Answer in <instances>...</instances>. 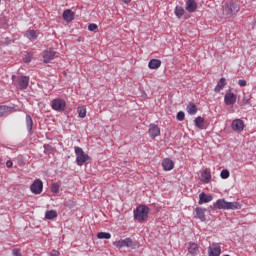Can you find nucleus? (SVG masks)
<instances>
[{"label":"nucleus","instance_id":"13","mask_svg":"<svg viewBox=\"0 0 256 256\" xmlns=\"http://www.w3.org/2000/svg\"><path fill=\"white\" fill-rule=\"evenodd\" d=\"M208 255L209 256L221 255V246H219V244H212V246L208 248Z\"/></svg>","mask_w":256,"mask_h":256},{"label":"nucleus","instance_id":"40","mask_svg":"<svg viewBox=\"0 0 256 256\" xmlns=\"http://www.w3.org/2000/svg\"><path fill=\"white\" fill-rule=\"evenodd\" d=\"M97 29H98V26L95 23H91V24L88 25V30L89 31H97Z\"/></svg>","mask_w":256,"mask_h":256},{"label":"nucleus","instance_id":"9","mask_svg":"<svg viewBox=\"0 0 256 256\" xmlns=\"http://www.w3.org/2000/svg\"><path fill=\"white\" fill-rule=\"evenodd\" d=\"M231 127L233 131H237L238 133H241V131L245 129V123L241 119H235L232 121Z\"/></svg>","mask_w":256,"mask_h":256},{"label":"nucleus","instance_id":"5","mask_svg":"<svg viewBox=\"0 0 256 256\" xmlns=\"http://www.w3.org/2000/svg\"><path fill=\"white\" fill-rule=\"evenodd\" d=\"M51 107L53 111H58L59 113H63L65 109H67V102L61 98H55L52 100Z\"/></svg>","mask_w":256,"mask_h":256},{"label":"nucleus","instance_id":"1","mask_svg":"<svg viewBox=\"0 0 256 256\" xmlns=\"http://www.w3.org/2000/svg\"><path fill=\"white\" fill-rule=\"evenodd\" d=\"M149 217V207L146 205H139L135 210H134V219L136 221H139L140 223L142 221L147 220Z\"/></svg>","mask_w":256,"mask_h":256},{"label":"nucleus","instance_id":"10","mask_svg":"<svg viewBox=\"0 0 256 256\" xmlns=\"http://www.w3.org/2000/svg\"><path fill=\"white\" fill-rule=\"evenodd\" d=\"M225 105H235L237 103V96L235 93L227 92L224 96Z\"/></svg>","mask_w":256,"mask_h":256},{"label":"nucleus","instance_id":"4","mask_svg":"<svg viewBox=\"0 0 256 256\" xmlns=\"http://www.w3.org/2000/svg\"><path fill=\"white\" fill-rule=\"evenodd\" d=\"M117 249H121L123 247H129L130 249H137V242L133 241L131 238H125L122 240L115 241L113 243Z\"/></svg>","mask_w":256,"mask_h":256},{"label":"nucleus","instance_id":"41","mask_svg":"<svg viewBox=\"0 0 256 256\" xmlns=\"http://www.w3.org/2000/svg\"><path fill=\"white\" fill-rule=\"evenodd\" d=\"M238 85L240 87H247V81L246 80H238Z\"/></svg>","mask_w":256,"mask_h":256},{"label":"nucleus","instance_id":"28","mask_svg":"<svg viewBox=\"0 0 256 256\" xmlns=\"http://www.w3.org/2000/svg\"><path fill=\"white\" fill-rule=\"evenodd\" d=\"M77 111L81 119H85V117H87V108H85V106L78 107Z\"/></svg>","mask_w":256,"mask_h":256},{"label":"nucleus","instance_id":"39","mask_svg":"<svg viewBox=\"0 0 256 256\" xmlns=\"http://www.w3.org/2000/svg\"><path fill=\"white\" fill-rule=\"evenodd\" d=\"M12 256H23V254L21 253V250L18 248H14L12 250Z\"/></svg>","mask_w":256,"mask_h":256},{"label":"nucleus","instance_id":"22","mask_svg":"<svg viewBox=\"0 0 256 256\" xmlns=\"http://www.w3.org/2000/svg\"><path fill=\"white\" fill-rule=\"evenodd\" d=\"M205 211H207V209L202 208V207H196L195 208V212H196V216L198 217V219H200V221H205Z\"/></svg>","mask_w":256,"mask_h":256},{"label":"nucleus","instance_id":"12","mask_svg":"<svg viewBox=\"0 0 256 256\" xmlns=\"http://www.w3.org/2000/svg\"><path fill=\"white\" fill-rule=\"evenodd\" d=\"M228 202L225 199H218L213 206H210V209H223L227 210Z\"/></svg>","mask_w":256,"mask_h":256},{"label":"nucleus","instance_id":"26","mask_svg":"<svg viewBox=\"0 0 256 256\" xmlns=\"http://www.w3.org/2000/svg\"><path fill=\"white\" fill-rule=\"evenodd\" d=\"M236 211L237 209H241V204L239 202H228L226 206V210Z\"/></svg>","mask_w":256,"mask_h":256},{"label":"nucleus","instance_id":"8","mask_svg":"<svg viewBox=\"0 0 256 256\" xmlns=\"http://www.w3.org/2000/svg\"><path fill=\"white\" fill-rule=\"evenodd\" d=\"M55 57H57V52H55L53 50H45L43 52V62L44 63H51V61H53V59H55Z\"/></svg>","mask_w":256,"mask_h":256},{"label":"nucleus","instance_id":"27","mask_svg":"<svg viewBox=\"0 0 256 256\" xmlns=\"http://www.w3.org/2000/svg\"><path fill=\"white\" fill-rule=\"evenodd\" d=\"M198 251H199V247L197 246L196 243L189 244L188 253H190V255H196Z\"/></svg>","mask_w":256,"mask_h":256},{"label":"nucleus","instance_id":"31","mask_svg":"<svg viewBox=\"0 0 256 256\" xmlns=\"http://www.w3.org/2000/svg\"><path fill=\"white\" fill-rule=\"evenodd\" d=\"M98 239H110L111 238V233L109 232H99L97 234Z\"/></svg>","mask_w":256,"mask_h":256},{"label":"nucleus","instance_id":"11","mask_svg":"<svg viewBox=\"0 0 256 256\" xmlns=\"http://www.w3.org/2000/svg\"><path fill=\"white\" fill-rule=\"evenodd\" d=\"M148 133L150 137L155 139V137H159L161 135V129L156 124H150Z\"/></svg>","mask_w":256,"mask_h":256},{"label":"nucleus","instance_id":"6","mask_svg":"<svg viewBox=\"0 0 256 256\" xmlns=\"http://www.w3.org/2000/svg\"><path fill=\"white\" fill-rule=\"evenodd\" d=\"M30 191L34 193V195H41L43 193V181L41 179H36L30 185Z\"/></svg>","mask_w":256,"mask_h":256},{"label":"nucleus","instance_id":"33","mask_svg":"<svg viewBox=\"0 0 256 256\" xmlns=\"http://www.w3.org/2000/svg\"><path fill=\"white\" fill-rule=\"evenodd\" d=\"M231 174L229 173V170H227V169H223L222 171H221V173H220V177H221V179H229V176H230Z\"/></svg>","mask_w":256,"mask_h":256},{"label":"nucleus","instance_id":"16","mask_svg":"<svg viewBox=\"0 0 256 256\" xmlns=\"http://www.w3.org/2000/svg\"><path fill=\"white\" fill-rule=\"evenodd\" d=\"M211 201H213V195H207L205 192L199 194V205H203V203H211Z\"/></svg>","mask_w":256,"mask_h":256},{"label":"nucleus","instance_id":"14","mask_svg":"<svg viewBox=\"0 0 256 256\" xmlns=\"http://www.w3.org/2000/svg\"><path fill=\"white\" fill-rule=\"evenodd\" d=\"M197 1L195 0H187L186 1V11H188V13H195L197 11Z\"/></svg>","mask_w":256,"mask_h":256},{"label":"nucleus","instance_id":"35","mask_svg":"<svg viewBox=\"0 0 256 256\" xmlns=\"http://www.w3.org/2000/svg\"><path fill=\"white\" fill-rule=\"evenodd\" d=\"M26 35L28 39H37V32L35 30H30Z\"/></svg>","mask_w":256,"mask_h":256},{"label":"nucleus","instance_id":"2","mask_svg":"<svg viewBox=\"0 0 256 256\" xmlns=\"http://www.w3.org/2000/svg\"><path fill=\"white\" fill-rule=\"evenodd\" d=\"M13 84L19 87L21 91H25L29 87V76H12Z\"/></svg>","mask_w":256,"mask_h":256},{"label":"nucleus","instance_id":"7","mask_svg":"<svg viewBox=\"0 0 256 256\" xmlns=\"http://www.w3.org/2000/svg\"><path fill=\"white\" fill-rule=\"evenodd\" d=\"M238 11L239 7L237 6V4H235V2L226 3L225 13L227 15H235V13H237Z\"/></svg>","mask_w":256,"mask_h":256},{"label":"nucleus","instance_id":"37","mask_svg":"<svg viewBox=\"0 0 256 256\" xmlns=\"http://www.w3.org/2000/svg\"><path fill=\"white\" fill-rule=\"evenodd\" d=\"M176 119H177L178 121H185V112L179 111V112L177 113Z\"/></svg>","mask_w":256,"mask_h":256},{"label":"nucleus","instance_id":"30","mask_svg":"<svg viewBox=\"0 0 256 256\" xmlns=\"http://www.w3.org/2000/svg\"><path fill=\"white\" fill-rule=\"evenodd\" d=\"M57 217V211L55 210H48L45 213V219L51 220Z\"/></svg>","mask_w":256,"mask_h":256},{"label":"nucleus","instance_id":"32","mask_svg":"<svg viewBox=\"0 0 256 256\" xmlns=\"http://www.w3.org/2000/svg\"><path fill=\"white\" fill-rule=\"evenodd\" d=\"M64 207H68V209H73V207H75V201L71 199L65 200Z\"/></svg>","mask_w":256,"mask_h":256},{"label":"nucleus","instance_id":"23","mask_svg":"<svg viewBox=\"0 0 256 256\" xmlns=\"http://www.w3.org/2000/svg\"><path fill=\"white\" fill-rule=\"evenodd\" d=\"M149 69H159L161 67V60L159 59H151L148 63Z\"/></svg>","mask_w":256,"mask_h":256},{"label":"nucleus","instance_id":"34","mask_svg":"<svg viewBox=\"0 0 256 256\" xmlns=\"http://www.w3.org/2000/svg\"><path fill=\"white\" fill-rule=\"evenodd\" d=\"M32 60H33V54H31V53H27L23 57L24 63H31Z\"/></svg>","mask_w":256,"mask_h":256},{"label":"nucleus","instance_id":"25","mask_svg":"<svg viewBox=\"0 0 256 256\" xmlns=\"http://www.w3.org/2000/svg\"><path fill=\"white\" fill-rule=\"evenodd\" d=\"M186 111L189 115H196L198 111L197 105H195V103L188 104L186 107Z\"/></svg>","mask_w":256,"mask_h":256},{"label":"nucleus","instance_id":"18","mask_svg":"<svg viewBox=\"0 0 256 256\" xmlns=\"http://www.w3.org/2000/svg\"><path fill=\"white\" fill-rule=\"evenodd\" d=\"M14 109L13 107L9 106H0V117H7V115H11L13 113Z\"/></svg>","mask_w":256,"mask_h":256},{"label":"nucleus","instance_id":"42","mask_svg":"<svg viewBox=\"0 0 256 256\" xmlns=\"http://www.w3.org/2000/svg\"><path fill=\"white\" fill-rule=\"evenodd\" d=\"M6 167H8V169H11V167H13V161L8 160V161L6 162Z\"/></svg>","mask_w":256,"mask_h":256},{"label":"nucleus","instance_id":"17","mask_svg":"<svg viewBox=\"0 0 256 256\" xmlns=\"http://www.w3.org/2000/svg\"><path fill=\"white\" fill-rule=\"evenodd\" d=\"M162 167L164 171H171L175 167V163H173V160L166 158L162 161Z\"/></svg>","mask_w":256,"mask_h":256},{"label":"nucleus","instance_id":"19","mask_svg":"<svg viewBox=\"0 0 256 256\" xmlns=\"http://www.w3.org/2000/svg\"><path fill=\"white\" fill-rule=\"evenodd\" d=\"M200 181L202 183H209V181H211V171H209L208 169L203 170L201 172Z\"/></svg>","mask_w":256,"mask_h":256},{"label":"nucleus","instance_id":"15","mask_svg":"<svg viewBox=\"0 0 256 256\" xmlns=\"http://www.w3.org/2000/svg\"><path fill=\"white\" fill-rule=\"evenodd\" d=\"M62 17L66 23H71V21L75 19V12H73L71 9H66L64 10Z\"/></svg>","mask_w":256,"mask_h":256},{"label":"nucleus","instance_id":"29","mask_svg":"<svg viewBox=\"0 0 256 256\" xmlns=\"http://www.w3.org/2000/svg\"><path fill=\"white\" fill-rule=\"evenodd\" d=\"M175 15H176V17H178V19H181V17H183V15H185V9L181 6H176Z\"/></svg>","mask_w":256,"mask_h":256},{"label":"nucleus","instance_id":"20","mask_svg":"<svg viewBox=\"0 0 256 256\" xmlns=\"http://www.w3.org/2000/svg\"><path fill=\"white\" fill-rule=\"evenodd\" d=\"M26 127L29 135H33V118H31V115H26Z\"/></svg>","mask_w":256,"mask_h":256},{"label":"nucleus","instance_id":"24","mask_svg":"<svg viewBox=\"0 0 256 256\" xmlns=\"http://www.w3.org/2000/svg\"><path fill=\"white\" fill-rule=\"evenodd\" d=\"M195 126L198 127V129H205V119L201 116H198L194 120Z\"/></svg>","mask_w":256,"mask_h":256},{"label":"nucleus","instance_id":"38","mask_svg":"<svg viewBox=\"0 0 256 256\" xmlns=\"http://www.w3.org/2000/svg\"><path fill=\"white\" fill-rule=\"evenodd\" d=\"M51 191H52V193H59V184H57V183L52 184Z\"/></svg>","mask_w":256,"mask_h":256},{"label":"nucleus","instance_id":"3","mask_svg":"<svg viewBox=\"0 0 256 256\" xmlns=\"http://www.w3.org/2000/svg\"><path fill=\"white\" fill-rule=\"evenodd\" d=\"M74 151L76 154V164L79 167H83V164L89 161V155L85 154V151H83V148L79 146L74 147Z\"/></svg>","mask_w":256,"mask_h":256},{"label":"nucleus","instance_id":"36","mask_svg":"<svg viewBox=\"0 0 256 256\" xmlns=\"http://www.w3.org/2000/svg\"><path fill=\"white\" fill-rule=\"evenodd\" d=\"M242 103L243 105H249V103H251V95H245L244 94V97L242 99Z\"/></svg>","mask_w":256,"mask_h":256},{"label":"nucleus","instance_id":"43","mask_svg":"<svg viewBox=\"0 0 256 256\" xmlns=\"http://www.w3.org/2000/svg\"><path fill=\"white\" fill-rule=\"evenodd\" d=\"M124 3L129 4L131 3V0H122Z\"/></svg>","mask_w":256,"mask_h":256},{"label":"nucleus","instance_id":"21","mask_svg":"<svg viewBox=\"0 0 256 256\" xmlns=\"http://www.w3.org/2000/svg\"><path fill=\"white\" fill-rule=\"evenodd\" d=\"M225 85H227L225 78H220L217 85L214 88L215 93H220L222 89L225 88Z\"/></svg>","mask_w":256,"mask_h":256}]
</instances>
